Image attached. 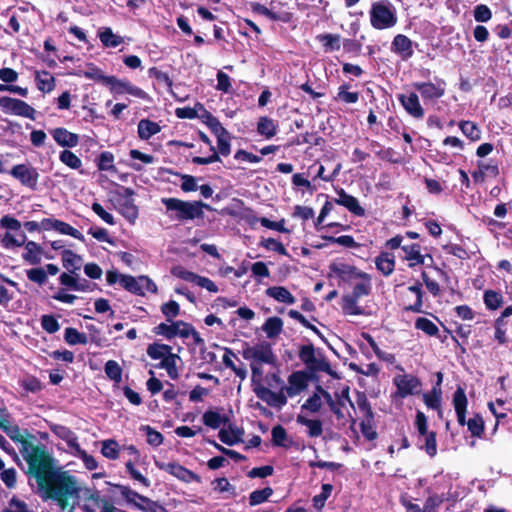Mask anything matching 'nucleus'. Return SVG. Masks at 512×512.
<instances>
[{
  "instance_id": "obj_1",
  "label": "nucleus",
  "mask_w": 512,
  "mask_h": 512,
  "mask_svg": "<svg viewBox=\"0 0 512 512\" xmlns=\"http://www.w3.org/2000/svg\"><path fill=\"white\" fill-rule=\"evenodd\" d=\"M43 501H53L61 510H74L79 502L82 487L68 471L56 469L37 486Z\"/></svg>"
},
{
  "instance_id": "obj_2",
  "label": "nucleus",
  "mask_w": 512,
  "mask_h": 512,
  "mask_svg": "<svg viewBox=\"0 0 512 512\" xmlns=\"http://www.w3.org/2000/svg\"><path fill=\"white\" fill-rule=\"evenodd\" d=\"M20 453L28 465L27 473L36 480L37 486L56 470L53 458L43 446L24 441Z\"/></svg>"
},
{
  "instance_id": "obj_3",
  "label": "nucleus",
  "mask_w": 512,
  "mask_h": 512,
  "mask_svg": "<svg viewBox=\"0 0 512 512\" xmlns=\"http://www.w3.org/2000/svg\"><path fill=\"white\" fill-rule=\"evenodd\" d=\"M162 204L166 208V215L173 221L186 222L204 215L203 208L210 206L201 201H184L178 198H162Z\"/></svg>"
},
{
  "instance_id": "obj_4",
  "label": "nucleus",
  "mask_w": 512,
  "mask_h": 512,
  "mask_svg": "<svg viewBox=\"0 0 512 512\" xmlns=\"http://www.w3.org/2000/svg\"><path fill=\"white\" fill-rule=\"evenodd\" d=\"M370 22L378 30L393 27L397 23V16L392 4L388 1L373 3L370 10Z\"/></svg>"
},
{
  "instance_id": "obj_5",
  "label": "nucleus",
  "mask_w": 512,
  "mask_h": 512,
  "mask_svg": "<svg viewBox=\"0 0 512 512\" xmlns=\"http://www.w3.org/2000/svg\"><path fill=\"white\" fill-rule=\"evenodd\" d=\"M134 191L131 188H122L116 193L115 207L130 223H134L138 217V208L132 198Z\"/></svg>"
},
{
  "instance_id": "obj_6",
  "label": "nucleus",
  "mask_w": 512,
  "mask_h": 512,
  "mask_svg": "<svg viewBox=\"0 0 512 512\" xmlns=\"http://www.w3.org/2000/svg\"><path fill=\"white\" fill-rule=\"evenodd\" d=\"M0 108L6 114L35 120L36 110L23 100L2 96L0 97Z\"/></svg>"
},
{
  "instance_id": "obj_7",
  "label": "nucleus",
  "mask_w": 512,
  "mask_h": 512,
  "mask_svg": "<svg viewBox=\"0 0 512 512\" xmlns=\"http://www.w3.org/2000/svg\"><path fill=\"white\" fill-rule=\"evenodd\" d=\"M299 357L311 371L328 372L330 370L328 361L320 353H317L312 345L302 346Z\"/></svg>"
},
{
  "instance_id": "obj_8",
  "label": "nucleus",
  "mask_w": 512,
  "mask_h": 512,
  "mask_svg": "<svg viewBox=\"0 0 512 512\" xmlns=\"http://www.w3.org/2000/svg\"><path fill=\"white\" fill-rule=\"evenodd\" d=\"M121 286L137 295H145L146 292H157L156 284L147 276L133 277L126 275V277L121 278Z\"/></svg>"
},
{
  "instance_id": "obj_9",
  "label": "nucleus",
  "mask_w": 512,
  "mask_h": 512,
  "mask_svg": "<svg viewBox=\"0 0 512 512\" xmlns=\"http://www.w3.org/2000/svg\"><path fill=\"white\" fill-rule=\"evenodd\" d=\"M168 323H160L154 328V333L161 335L167 339L180 337L183 339L188 338V333L191 331V325L184 321H167Z\"/></svg>"
},
{
  "instance_id": "obj_10",
  "label": "nucleus",
  "mask_w": 512,
  "mask_h": 512,
  "mask_svg": "<svg viewBox=\"0 0 512 512\" xmlns=\"http://www.w3.org/2000/svg\"><path fill=\"white\" fill-rule=\"evenodd\" d=\"M107 87H109L111 93L115 96L129 94L139 99H148V95L144 90L133 85L128 80L118 79L115 76H110V79H108Z\"/></svg>"
},
{
  "instance_id": "obj_11",
  "label": "nucleus",
  "mask_w": 512,
  "mask_h": 512,
  "mask_svg": "<svg viewBox=\"0 0 512 512\" xmlns=\"http://www.w3.org/2000/svg\"><path fill=\"white\" fill-rule=\"evenodd\" d=\"M243 357L256 364H273L275 362V355L267 343H260L245 348L243 350Z\"/></svg>"
},
{
  "instance_id": "obj_12",
  "label": "nucleus",
  "mask_w": 512,
  "mask_h": 512,
  "mask_svg": "<svg viewBox=\"0 0 512 512\" xmlns=\"http://www.w3.org/2000/svg\"><path fill=\"white\" fill-rule=\"evenodd\" d=\"M155 465L157 468H159L162 471H165L178 480L184 482V483H191L193 481H196L198 483L201 482L200 476L192 472L191 470H188L181 464L177 462H163V461H155Z\"/></svg>"
},
{
  "instance_id": "obj_13",
  "label": "nucleus",
  "mask_w": 512,
  "mask_h": 512,
  "mask_svg": "<svg viewBox=\"0 0 512 512\" xmlns=\"http://www.w3.org/2000/svg\"><path fill=\"white\" fill-rule=\"evenodd\" d=\"M393 383L397 387L396 395L401 398L417 394L421 388L419 379L408 374L396 375L393 379Z\"/></svg>"
},
{
  "instance_id": "obj_14",
  "label": "nucleus",
  "mask_w": 512,
  "mask_h": 512,
  "mask_svg": "<svg viewBox=\"0 0 512 512\" xmlns=\"http://www.w3.org/2000/svg\"><path fill=\"white\" fill-rule=\"evenodd\" d=\"M323 395L325 402L338 419L345 418L344 408L347 404L353 406L348 395V390H344L341 394H336L335 397H332L330 393H324Z\"/></svg>"
},
{
  "instance_id": "obj_15",
  "label": "nucleus",
  "mask_w": 512,
  "mask_h": 512,
  "mask_svg": "<svg viewBox=\"0 0 512 512\" xmlns=\"http://www.w3.org/2000/svg\"><path fill=\"white\" fill-rule=\"evenodd\" d=\"M413 87L421 93L425 100L438 99L445 93V82L442 80L436 83L432 82H416Z\"/></svg>"
},
{
  "instance_id": "obj_16",
  "label": "nucleus",
  "mask_w": 512,
  "mask_h": 512,
  "mask_svg": "<svg viewBox=\"0 0 512 512\" xmlns=\"http://www.w3.org/2000/svg\"><path fill=\"white\" fill-rule=\"evenodd\" d=\"M402 251L404 252L403 259L408 261V266L413 268L417 265L427 264V260L431 263L433 258L430 255H423L421 248L418 244L403 245Z\"/></svg>"
},
{
  "instance_id": "obj_17",
  "label": "nucleus",
  "mask_w": 512,
  "mask_h": 512,
  "mask_svg": "<svg viewBox=\"0 0 512 512\" xmlns=\"http://www.w3.org/2000/svg\"><path fill=\"white\" fill-rule=\"evenodd\" d=\"M308 377L302 371L292 373L288 377V385L282 387L287 397H295L306 389Z\"/></svg>"
},
{
  "instance_id": "obj_18",
  "label": "nucleus",
  "mask_w": 512,
  "mask_h": 512,
  "mask_svg": "<svg viewBox=\"0 0 512 512\" xmlns=\"http://www.w3.org/2000/svg\"><path fill=\"white\" fill-rule=\"evenodd\" d=\"M11 175L18 179L23 185L34 188L38 182V173L34 168L24 164L15 165L11 169Z\"/></svg>"
},
{
  "instance_id": "obj_19",
  "label": "nucleus",
  "mask_w": 512,
  "mask_h": 512,
  "mask_svg": "<svg viewBox=\"0 0 512 512\" xmlns=\"http://www.w3.org/2000/svg\"><path fill=\"white\" fill-rule=\"evenodd\" d=\"M399 101L406 110V112L414 118H422L424 116V109L422 108L418 95L414 92L409 94L399 95Z\"/></svg>"
},
{
  "instance_id": "obj_20",
  "label": "nucleus",
  "mask_w": 512,
  "mask_h": 512,
  "mask_svg": "<svg viewBox=\"0 0 512 512\" xmlns=\"http://www.w3.org/2000/svg\"><path fill=\"white\" fill-rule=\"evenodd\" d=\"M257 396L270 406L282 407L287 403V396L281 388L280 392L271 391L268 388H260L256 391Z\"/></svg>"
},
{
  "instance_id": "obj_21",
  "label": "nucleus",
  "mask_w": 512,
  "mask_h": 512,
  "mask_svg": "<svg viewBox=\"0 0 512 512\" xmlns=\"http://www.w3.org/2000/svg\"><path fill=\"white\" fill-rule=\"evenodd\" d=\"M391 48L403 60H408L413 55L412 41L403 34L394 37Z\"/></svg>"
},
{
  "instance_id": "obj_22",
  "label": "nucleus",
  "mask_w": 512,
  "mask_h": 512,
  "mask_svg": "<svg viewBox=\"0 0 512 512\" xmlns=\"http://www.w3.org/2000/svg\"><path fill=\"white\" fill-rule=\"evenodd\" d=\"M467 403L465 390L461 386H458L453 395V405L457 415V421L462 426L466 424Z\"/></svg>"
},
{
  "instance_id": "obj_23",
  "label": "nucleus",
  "mask_w": 512,
  "mask_h": 512,
  "mask_svg": "<svg viewBox=\"0 0 512 512\" xmlns=\"http://www.w3.org/2000/svg\"><path fill=\"white\" fill-rule=\"evenodd\" d=\"M50 132L55 142L61 147L73 148L79 143V136L65 128H55Z\"/></svg>"
},
{
  "instance_id": "obj_24",
  "label": "nucleus",
  "mask_w": 512,
  "mask_h": 512,
  "mask_svg": "<svg viewBox=\"0 0 512 512\" xmlns=\"http://www.w3.org/2000/svg\"><path fill=\"white\" fill-rule=\"evenodd\" d=\"M337 194L338 198L335 200L337 204L346 207L350 212L357 216L364 215V209L360 206L358 200L354 196L347 194L343 189L338 191Z\"/></svg>"
},
{
  "instance_id": "obj_25",
  "label": "nucleus",
  "mask_w": 512,
  "mask_h": 512,
  "mask_svg": "<svg viewBox=\"0 0 512 512\" xmlns=\"http://www.w3.org/2000/svg\"><path fill=\"white\" fill-rule=\"evenodd\" d=\"M266 295L277 302L292 305L296 302L295 297L283 286H272L266 289Z\"/></svg>"
},
{
  "instance_id": "obj_26",
  "label": "nucleus",
  "mask_w": 512,
  "mask_h": 512,
  "mask_svg": "<svg viewBox=\"0 0 512 512\" xmlns=\"http://www.w3.org/2000/svg\"><path fill=\"white\" fill-rule=\"evenodd\" d=\"M132 506L143 512H168L161 504L141 494H138Z\"/></svg>"
},
{
  "instance_id": "obj_27",
  "label": "nucleus",
  "mask_w": 512,
  "mask_h": 512,
  "mask_svg": "<svg viewBox=\"0 0 512 512\" xmlns=\"http://www.w3.org/2000/svg\"><path fill=\"white\" fill-rule=\"evenodd\" d=\"M202 421L206 426L218 429L222 425H226L229 422V418L218 410H207L202 416Z\"/></svg>"
},
{
  "instance_id": "obj_28",
  "label": "nucleus",
  "mask_w": 512,
  "mask_h": 512,
  "mask_svg": "<svg viewBox=\"0 0 512 512\" xmlns=\"http://www.w3.org/2000/svg\"><path fill=\"white\" fill-rule=\"evenodd\" d=\"M324 393H328L326 390L317 387L316 391L311 395L301 406V409L308 410L312 413H317L320 411L324 400Z\"/></svg>"
},
{
  "instance_id": "obj_29",
  "label": "nucleus",
  "mask_w": 512,
  "mask_h": 512,
  "mask_svg": "<svg viewBox=\"0 0 512 512\" xmlns=\"http://www.w3.org/2000/svg\"><path fill=\"white\" fill-rule=\"evenodd\" d=\"M61 256L64 268H66L69 273L77 275V271H79L82 266V258L71 250H64Z\"/></svg>"
},
{
  "instance_id": "obj_30",
  "label": "nucleus",
  "mask_w": 512,
  "mask_h": 512,
  "mask_svg": "<svg viewBox=\"0 0 512 512\" xmlns=\"http://www.w3.org/2000/svg\"><path fill=\"white\" fill-rule=\"evenodd\" d=\"M41 247L34 241L25 242V248L23 252V259L31 265H36L41 262Z\"/></svg>"
},
{
  "instance_id": "obj_31",
  "label": "nucleus",
  "mask_w": 512,
  "mask_h": 512,
  "mask_svg": "<svg viewBox=\"0 0 512 512\" xmlns=\"http://www.w3.org/2000/svg\"><path fill=\"white\" fill-rule=\"evenodd\" d=\"M137 130H138V136L142 140H148L153 135L159 133L161 130V127L158 123L153 122L149 119H142L138 123Z\"/></svg>"
},
{
  "instance_id": "obj_32",
  "label": "nucleus",
  "mask_w": 512,
  "mask_h": 512,
  "mask_svg": "<svg viewBox=\"0 0 512 512\" xmlns=\"http://www.w3.org/2000/svg\"><path fill=\"white\" fill-rule=\"evenodd\" d=\"M267 338H276L283 330V320L277 316L269 317L262 326Z\"/></svg>"
},
{
  "instance_id": "obj_33",
  "label": "nucleus",
  "mask_w": 512,
  "mask_h": 512,
  "mask_svg": "<svg viewBox=\"0 0 512 512\" xmlns=\"http://www.w3.org/2000/svg\"><path fill=\"white\" fill-rule=\"evenodd\" d=\"M216 132L218 133L217 147L221 155L227 156L230 154V136L229 133L221 126L219 122L215 124Z\"/></svg>"
},
{
  "instance_id": "obj_34",
  "label": "nucleus",
  "mask_w": 512,
  "mask_h": 512,
  "mask_svg": "<svg viewBox=\"0 0 512 512\" xmlns=\"http://www.w3.org/2000/svg\"><path fill=\"white\" fill-rule=\"evenodd\" d=\"M172 353V348L166 344L153 343L147 347V355L154 360L166 359Z\"/></svg>"
},
{
  "instance_id": "obj_35",
  "label": "nucleus",
  "mask_w": 512,
  "mask_h": 512,
  "mask_svg": "<svg viewBox=\"0 0 512 512\" xmlns=\"http://www.w3.org/2000/svg\"><path fill=\"white\" fill-rule=\"evenodd\" d=\"M257 132L266 138H272L277 132V124L266 116L260 117L257 124Z\"/></svg>"
},
{
  "instance_id": "obj_36",
  "label": "nucleus",
  "mask_w": 512,
  "mask_h": 512,
  "mask_svg": "<svg viewBox=\"0 0 512 512\" xmlns=\"http://www.w3.org/2000/svg\"><path fill=\"white\" fill-rule=\"evenodd\" d=\"M35 79L38 89L42 92H51L55 87V79L47 71L36 72Z\"/></svg>"
},
{
  "instance_id": "obj_37",
  "label": "nucleus",
  "mask_w": 512,
  "mask_h": 512,
  "mask_svg": "<svg viewBox=\"0 0 512 512\" xmlns=\"http://www.w3.org/2000/svg\"><path fill=\"white\" fill-rule=\"evenodd\" d=\"M179 361L180 357L175 353H171L166 359H163V361L160 362L159 367L165 369L168 376L175 380L179 377L177 369V363Z\"/></svg>"
},
{
  "instance_id": "obj_38",
  "label": "nucleus",
  "mask_w": 512,
  "mask_h": 512,
  "mask_svg": "<svg viewBox=\"0 0 512 512\" xmlns=\"http://www.w3.org/2000/svg\"><path fill=\"white\" fill-rule=\"evenodd\" d=\"M376 267L385 276L390 275L395 267L394 257L389 253H382L376 258Z\"/></svg>"
},
{
  "instance_id": "obj_39",
  "label": "nucleus",
  "mask_w": 512,
  "mask_h": 512,
  "mask_svg": "<svg viewBox=\"0 0 512 512\" xmlns=\"http://www.w3.org/2000/svg\"><path fill=\"white\" fill-rule=\"evenodd\" d=\"M99 38L105 47L115 48L123 43V38L114 34L112 29L108 27L99 32Z\"/></svg>"
},
{
  "instance_id": "obj_40",
  "label": "nucleus",
  "mask_w": 512,
  "mask_h": 512,
  "mask_svg": "<svg viewBox=\"0 0 512 512\" xmlns=\"http://www.w3.org/2000/svg\"><path fill=\"white\" fill-rule=\"evenodd\" d=\"M54 432L57 434V436L66 441L72 452L80 446L77 436L70 429L64 426H56Z\"/></svg>"
},
{
  "instance_id": "obj_41",
  "label": "nucleus",
  "mask_w": 512,
  "mask_h": 512,
  "mask_svg": "<svg viewBox=\"0 0 512 512\" xmlns=\"http://www.w3.org/2000/svg\"><path fill=\"white\" fill-rule=\"evenodd\" d=\"M297 422L308 428V435L310 437H319V436H321V434L323 432L322 423L320 420H316V419L312 420V419H308L302 415H298Z\"/></svg>"
},
{
  "instance_id": "obj_42",
  "label": "nucleus",
  "mask_w": 512,
  "mask_h": 512,
  "mask_svg": "<svg viewBox=\"0 0 512 512\" xmlns=\"http://www.w3.org/2000/svg\"><path fill=\"white\" fill-rule=\"evenodd\" d=\"M114 495H118L122 500H124L128 505H131L136 501V498L139 493L132 490L129 486L121 485V484H113Z\"/></svg>"
},
{
  "instance_id": "obj_43",
  "label": "nucleus",
  "mask_w": 512,
  "mask_h": 512,
  "mask_svg": "<svg viewBox=\"0 0 512 512\" xmlns=\"http://www.w3.org/2000/svg\"><path fill=\"white\" fill-rule=\"evenodd\" d=\"M359 277L361 278V281L357 282L353 288L352 296L356 298H361L363 296H366L371 291V280L370 278L363 273L359 274Z\"/></svg>"
},
{
  "instance_id": "obj_44",
  "label": "nucleus",
  "mask_w": 512,
  "mask_h": 512,
  "mask_svg": "<svg viewBox=\"0 0 512 512\" xmlns=\"http://www.w3.org/2000/svg\"><path fill=\"white\" fill-rule=\"evenodd\" d=\"M358 298L345 295L342 299V310L347 315H361L363 310L358 306Z\"/></svg>"
},
{
  "instance_id": "obj_45",
  "label": "nucleus",
  "mask_w": 512,
  "mask_h": 512,
  "mask_svg": "<svg viewBox=\"0 0 512 512\" xmlns=\"http://www.w3.org/2000/svg\"><path fill=\"white\" fill-rule=\"evenodd\" d=\"M120 446L117 441L109 439L102 441L101 453L104 457L115 460L119 457Z\"/></svg>"
},
{
  "instance_id": "obj_46",
  "label": "nucleus",
  "mask_w": 512,
  "mask_h": 512,
  "mask_svg": "<svg viewBox=\"0 0 512 512\" xmlns=\"http://www.w3.org/2000/svg\"><path fill=\"white\" fill-rule=\"evenodd\" d=\"M326 51H337L341 47V37L337 34H323L318 36Z\"/></svg>"
},
{
  "instance_id": "obj_47",
  "label": "nucleus",
  "mask_w": 512,
  "mask_h": 512,
  "mask_svg": "<svg viewBox=\"0 0 512 512\" xmlns=\"http://www.w3.org/2000/svg\"><path fill=\"white\" fill-rule=\"evenodd\" d=\"M64 340L69 345L87 344L88 339L84 333H80L77 329L68 327L64 332Z\"/></svg>"
},
{
  "instance_id": "obj_48",
  "label": "nucleus",
  "mask_w": 512,
  "mask_h": 512,
  "mask_svg": "<svg viewBox=\"0 0 512 512\" xmlns=\"http://www.w3.org/2000/svg\"><path fill=\"white\" fill-rule=\"evenodd\" d=\"M408 291L415 296V302L407 307V310L412 312L420 313L422 312L423 307V292L421 289V284H415L408 287Z\"/></svg>"
},
{
  "instance_id": "obj_49",
  "label": "nucleus",
  "mask_w": 512,
  "mask_h": 512,
  "mask_svg": "<svg viewBox=\"0 0 512 512\" xmlns=\"http://www.w3.org/2000/svg\"><path fill=\"white\" fill-rule=\"evenodd\" d=\"M241 434L242 432L239 429L230 427L229 430L221 429L218 437L223 443L227 445H234L240 441Z\"/></svg>"
},
{
  "instance_id": "obj_50",
  "label": "nucleus",
  "mask_w": 512,
  "mask_h": 512,
  "mask_svg": "<svg viewBox=\"0 0 512 512\" xmlns=\"http://www.w3.org/2000/svg\"><path fill=\"white\" fill-rule=\"evenodd\" d=\"M462 133L472 141H478L481 138V130L471 121H462L459 124Z\"/></svg>"
},
{
  "instance_id": "obj_51",
  "label": "nucleus",
  "mask_w": 512,
  "mask_h": 512,
  "mask_svg": "<svg viewBox=\"0 0 512 512\" xmlns=\"http://www.w3.org/2000/svg\"><path fill=\"white\" fill-rule=\"evenodd\" d=\"M419 442H423L421 445L422 449H425L426 453L433 457L437 453L436 435L434 432H430L419 437Z\"/></svg>"
},
{
  "instance_id": "obj_52",
  "label": "nucleus",
  "mask_w": 512,
  "mask_h": 512,
  "mask_svg": "<svg viewBox=\"0 0 512 512\" xmlns=\"http://www.w3.org/2000/svg\"><path fill=\"white\" fill-rule=\"evenodd\" d=\"M54 230L59 232L60 234L69 235L77 240L84 241V236L79 230L75 229L68 223L63 222L61 220L57 219Z\"/></svg>"
},
{
  "instance_id": "obj_53",
  "label": "nucleus",
  "mask_w": 512,
  "mask_h": 512,
  "mask_svg": "<svg viewBox=\"0 0 512 512\" xmlns=\"http://www.w3.org/2000/svg\"><path fill=\"white\" fill-rule=\"evenodd\" d=\"M82 74L85 78L100 82L105 86H107L108 79H110V76L104 75L101 69L94 65H89L87 69L82 72Z\"/></svg>"
},
{
  "instance_id": "obj_54",
  "label": "nucleus",
  "mask_w": 512,
  "mask_h": 512,
  "mask_svg": "<svg viewBox=\"0 0 512 512\" xmlns=\"http://www.w3.org/2000/svg\"><path fill=\"white\" fill-rule=\"evenodd\" d=\"M59 158L63 164L71 169H79L82 166L81 159L70 150H63Z\"/></svg>"
},
{
  "instance_id": "obj_55",
  "label": "nucleus",
  "mask_w": 512,
  "mask_h": 512,
  "mask_svg": "<svg viewBox=\"0 0 512 512\" xmlns=\"http://www.w3.org/2000/svg\"><path fill=\"white\" fill-rule=\"evenodd\" d=\"M415 327L429 336H435L439 331L434 322L424 317H419L416 320Z\"/></svg>"
},
{
  "instance_id": "obj_56",
  "label": "nucleus",
  "mask_w": 512,
  "mask_h": 512,
  "mask_svg": "<svg viewBox=\"0 0 512 512\" xmlns=\"http://www.w3.org/2000/svg\"><path fill=\"white\" fill-rule=\"evenodd\" d=\"M72 454L75 457L81 459L88 470H95L97 468L98 463L96 459L92 455H89L80 446L75 451H73Z\"/></svg>"
},
{
  "instance_id": "obj_57",
  "label": "nucleus",
  "mask_w": 512,
  "mask_h": 512,
  "mask_svg": "<svg viewBox=\"0 0 512 512\" xmlns=\"http://www.w3.org/2000/svg\"><path fill=\"white\" fill-rule=\"evenodd\" d=\"M105 373L111 380H114L115 382H120L122 378V369L120 365L114 361L109 360L105 364Z\"/></svg>"
},
{
  "instance_id": "obj_58",
  "label": "nucleus",
  "mask_w": 512,
  "mask_h": 512,
  "mask_svg": "<svg viewBox=\"0 0 512 512\" xmlns=\"http://www.w3.org/2000/svg\"><path fill=\"white\" fill-rule=\"evenodd\" d=\"M332 485L331 484H323L322 485V491L320 494L315 495L312 499L313 505L316 509L320 510L324 507L326 500L330 496L332 492Z\"/></svg>"
},
{
  "instance_id": "obj_59",
  "label": "nucleus",
  "mask_w": 512,
  "mask_h": 512,
  "mask_svg": "<svg viewBox=\"0 0 512 512\" xmlns=\"http://www.w3.org/2000/svg\"><path fill=\"white\" fill-rule=\"evenodd\" d=\"M26 236L21 235L20 237H16L13 234L7 232L3 238L1 239V244L4 248H13L20 247L25 244Z\"/></svg>"
},
{
  "instance_id": "obj_60",
  "label": "nucleus",
  "mask_w": 512,
  "mask_h": 512,
  "mask_svg": "<svg viewBox=\"0 0 512 512\" xmlns=\"http://www.w3.org/2000/svg\"><path fill=\"white\" fill-rule=\"evenodd\" d=\"M425 404L431 409H440L441 406V390L434 388L430 393L423 396Z\"/></svg>"
},
{
  "instance_id": "obj_61",
  "label": "nucleus",
  "mask_w": 512,
  "mask_h": 512,
  "mask_svg": "<svg viewBox=\"0 0 512 512\" xmlns=\"http://www.w3.org/2000/svg\"><path fill=\"white\" fill-rule=\"evenodd\" d=\"M273 493V490L270 487H266L261 490H255L250 494V504L258 505L266 501Z\"/></svg>"
},
{
  "instance_id": "obj_62",
  "label": "nucleus",
  "mask_w": 512,
  "mask_h": 512,
  "mask_svg": "<svg viewBox=\"0 0 512 512\" xmlns=\"http://www.w3.org/2000/svg\"><path fill=\"white\" fill-rule=\"evenodd\" d=\"M161 311L166 317L167 321H171L172 319L179 315L180 306L176 301L170 300L169 302L164 303L161 306Z\"/></svg>"
},
{
  "instance_id": "obj_63",
  "label": "nucleus",
  "mask_w": 512,
  "mask_h": 512,
  "mask_svg": "<svg viewBox=\"0 0 512 512\" xmlns=\"http://www.w3.org/2000/svg\"><path fill=\"white\" fill-rule=\"evenodd\" d=\"M3 512H33L27 504L17 497H12Z\"/></svg>"
},
{
  "instance_id": "obj_64",
  "label": "nucleus",
  "mask_w": 512,
  "mask_h": 512,
  "mask_svg": "<svg viewBox=\"0 0 512 512\" xmlns=\"http://www.w3.org/2000/svg\"><path fill=\"white\" fill-rule=\"evenodd\" d=\"M105 509L101 507V500L97 494L89 495L84 504L85 512H104Z\"/></svg>"
}]
</instances>
